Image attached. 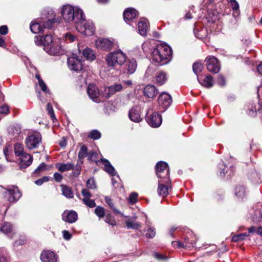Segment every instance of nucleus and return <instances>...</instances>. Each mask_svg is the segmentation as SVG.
<instances>
[{"label": "nucleus", "mask_w": 262, "mask_h": 262, "mask_svg": "<svg viewBox=\"0 0 262 262\" xmlns=\"http://www.w3.org/2000/svg\"><path fill=\"white\" fill-rule=\"evenodd\" d=\"M151 59L155 62L163 65L168 63L171 59L172 50L167 45L163 43L156 46L151 52Z\"/></svg>", "instance_id": "1"}, {"label": "nucleus", "mask_w": 262, "mask_h": 262, "mask_svg": "<svg viewBox=\"0 0 262 262\" xmlns=\"http://www.w3.org/2000/svg\"><path fill=\"white\" fill-rule=\"evenodd\" d=\"M60 13L65 21L76 25L79 20L83 18V12L79 8L74 7L69 5L62 6Z\"/></svg>", "instance_id": "2"}, {"label": "nucleus", "mask_w": 262, "mask_h": 262, "mask_svg": "<svg viewBox=\"0 0 262 262\" xmlns=\"http://www.w3.org/2000/svg\"><path fill=\"white\" fill-rule=\"evenodd\" d=\"M107 67L114 69L116 66H121L126 61V55L121 50L109 53L105 57Z\"/></svg>", "instance_id": "3"}, {"label": "nucleus", "mask_w": 262, "mask_h": 262, "mask_svg": "<svg viewBox=\"0 0 262 262\" xmlns=\"http://www.w3.org/2000/svg\"><path fill=\"white\" fill-rule=\"evenodd\" d=\"M17 157L19 158V167L23 170L30 166L33 161V157L28 154H26L24 150V146L17 143Z\"/></svg>", "instance_id": "4"}, {"label": "nucleus", "mask_w": 262, "mask_h": 262, "mask_svg": "<svg viewBox=\"0 0 262 262\" xmlns=\"http://www.w3.org/2000/svg\"><path fill=\"white\" fill-rule=\"evenodd\" d=\"M75 25L77 30L83 35L92 36L94 34L95 27L93 23L90 20H85L84 15L83 18L79 20V22L76 23Z\"/></svg>", "instance_id": "5"}, {"label": "nucleus", "mask_w": 262, "mask_h": 262, "mask_svg": "<svg viewBox=\"0 0 262 262\" xmlns=\"http://www.w3.org/2000/svg\"><path fill=\"white\" fill-rule=\"evenodd\" d=\"M170 170L167 163L159 161L156 165V173L159 180H164V182H170L169 179Z\"/></svg>", "instance_id": "6"}, {"label": "nucleus", "mask_w": 262, "mask_h": 262, "mask_svg": "<svg viewBox=\"0 0 262 262\" xmlns=\"http://www.w3.org/2000/svg\"><path fill=\"white\" fill-rule=\"evenodd\" d=\"M45 51L50 55L61 56L64 53V50L60 45L59 38L55 39L54 42L50 46L46 47Z\"/></svg>", "instance_id": "7"}, {"label": "nucleus", "mask_w": 262, "mask_h": 262, "mask_svg": "<svg viewBox=\"0 0 262 262\" xmlns=\"http://www.w3.org/2000/svg\"><path fill=\"white\" fill-rule=\"evenodd\" d=\"M41 141V134L39 132H35L26 139L25 143L29 149H33L37 148Z\"/></svg>", "instance_id": "8"}, {"label": "nucleus", "mask_w": 262, "mask_h": 262, "mask_svg": "<svg viewBox=\"0 0 262 262\" xmlns=\"http://www.w3.org/2000/svg\"><path fill=\"white\" fill-rule=\"evenodd\" d=\"M205 62L209 72L213 74L219 72L221 68L220 63L216 57L213 56H208L205 59Z\"/></svg>", "instance_id": "9"}, {"label": "nucleus", "mask_w": 262, "mask_h": 262, "mask_svg": "<svg viewBox=\"0 0 262 262\" xmlns=\"http://www.w3.org/2000/svg\"><path fill=\"white\" fill-rule=\"evenodd\" d=\"M158 102L159 106L163 109L162 112H164L171 105V97L169 94L163 92L159 95Z\"/></svg>", "instance_id": "10"}, {"label": "nucleus", "mask_w": 262, "mask_h": 262, "mask_svg": "<svg viewBox=\"0 0 262 262\" xmlns=\"http://www.w3.org/2000/svg\"><path fill=\"white\" fill-rule=\"evenodd\" d=\"M115 45L114 39L107 38H99L96 42V46L98 49L106 51L112 50Z\"/></svg>", "instance_id": "11"}, {"label": "nucleus", "mask_w": 262, "mask_h": 262, "mask_svg": "<svg viewBox=\"0 0 262 262\" xmlns=\"http://www.w3.org/2000/svg\"><path fill=\"white\" fill-rule=\"evenodd\" d=\"M34 39L36 45L43 46L45 49L46 47L50 46L53 43L56 38H54L51 35L46 34L41 36H36Z\"/></svg>", "instance_id": "12"}, {"label": "nucleus", "mask_w": 262, "mask_h": 262, "mask_svg": "<svg viewBox=\"0 0 262 262\" xmlns=\"http://www.w3.org/2000/svg\"><path fill=\"white\" fill-rule=\"evenodd\" d=\"M15 188L14 186H9L5 188L0 185V192L4 193V197L7 201L12 203L15 200Z\"/></svg>", "instance_id": "13"}, {"label": "nucleus", "mask_w": 262, "mask_h": 262, "mask_svg": "<svg viewBox=\"0 0 262 262\" xmlns=\"http://www.w3.org/2000/svg\"><path fill=\"white\" fill-rule=\"evenodd\" d=\"M67 63L69 68L75 72L80 71L83 67L81 60L77 57H69Z\"/></svg>", "instance_id": "14"}, {"label": "nucleus", "mask_w": 262, "mask_h": 262, "mask_svg": "<svg viewBox=\"0 0 262 262\" xmlns=\"http://www.w3.org/2000/svg\"><path fill=\"white\" fill-rule=\"evenodd\" d=\"M62 219L69 223H74L78 220V215L74 210H65L62 214Z\"/></svg>", "instance_id": "15"}, {"label": "nucleus", "mask_w": 262, "mask_h": 262, "mask_svg": "<svg viewBox=\"0 0 262 262\" xmlns=\"http://www.w3.org/2000/svg\"><path fill=\"white\" fill-rule=\"evenodd\" d=\"M40 259L42 262H57V257L53 252L47 250L41 253Z\"/></svg>", "instance_id": "16"}, {"label": "nucleus", "mask_w": 262, "mask_h": 262, "mask_svg": "<svg viewBox=\"0 0 262 262\" xmlns=\"http://www.w3.org/2000/svg\"><path fill=\"white\" fill-rule=\"evenodd\" d=\"M137 13V10L135 9L132 8L126 9L123 13L125 21L130 26H133L132 24H130V22L136 18Z\"/></svg>", "instance_id": "17"}, {"label": "nucleus", "mask_w": 262, "mask_h": 262, "mask_svg": "<svg viewBox=\"0 0 262 262\" xmlns=\"http://www.w3.org/2000/svg\"><path fill=\"white\" fill-rule=\"evenodd\" d=\"M128 116L130 119L135 122H139L142 120L140 116V108L138 106L133 107L129 111Z\"/></svg>", "instance_id": "18"}, {"label": "nucleus", "mask_w": 262, "mask_h": 262, "mask_svg": "<svg viewBox=\"0 0 262 262\" xmlns=\"http://www.w3.org/2000/svg\"><path fill=\"white\" fill-rule=\"evenodd\" d=\"M162 116L158 113L155 112L151 114L147 122L152 127H159L162 123Z\"/></svg>", "instance_id": "19"}, {"label": "nucleus", "mask_w": 262, "mask_h": 262, "mask_svg": "<svg viewBox=\"0 0 262 262\" xmlns=\"http://www.w3.org/2000/svg\"><path fill=\"white\" fill-rule=\"evenodd\" d=\"M101 162L104 165L105 170L111 176H116L117 178L120 180V178L115 168L112 165L111 163L106 159H101Z\"/></svg>", "instance_id": "20"}, {"label": "nucleus", "mask_w": 262, "mask_h": 262, "mask_svg": "<svg viewBox=\"0 0 262 262\" xmlns=\"http://www.w3.org/2000/svg\"><path fill=\"white\" fill-rule=\"evenodd\" d=\"M170 182H164V180H158V193L159 195L165 196L168 194V184Z\"/></svg>", "instance_id": "21"}, {"label": "nucleus", "mask_w": 262, "mask_h": 262, "mask_svg": "<svg viewBox=\"0 0 262 262\" xmlns=\"http://www.w3.org/2000/svg\"><path fill=\"white\" fill-rule=\"evenodd\" d=\"M138 31L140 35L145 36L148 30V22L146 18H142L138 23Z\"/></svg>", "instance_id": "22"}, {"label": "nucleus", "mask_w": 262, "mask_h": 262, "mask_svg": "<svg viewBox=\"0 0 262 262\" xmlns=\"http://www.w3.org/2000/svg\"><path fill=\"white\" fill-rule=\"evenodd\" d=\"M87 93L90 98L94 101L99 95V91L95 84H90L87 89Z\"/></svg>", "instance_id": "23"}, {"label": "nucleus", "mask_w": 262, "mask_h": 262, "mask_svg": "<svg viewBox=\"0 0 262 262\" xmlns=\"http://www.w3.org/2000/svg\"><path fill=\"white\" fill-rule=\"evenodd\" d=\"M144 95L149 98H154L158 93V90L153 85H147L144 89Z\"/></svg>", "instance_id": "24"}, {"label": "nucleus", "mask_w": 262, "mask_h": 262, "mask_svg": "<svg viewBox=\"0 0 262 262\" xmlns=\"http://www.w3.org/2000/svg\"><path fill=\"white\" fill-rule=\"evenodd\" d=\"M137 67V63L136 59L132 58L128 59L126 63V70L129 74H132L135 73Z\"/></svg>", "instance_id": "25"}, {"label": "nucleus", "mask_w": 262, "mask_h": 262, "mask_svg": "<svg viewBox=\"0 0 262 262\" xmlns=\"http://www.w3.org/2000/svg\"><path fill=\"white\" fill-rule=\"evenodd\" d=\"M197 79L200 83L207 88H210L213 85V78L210 75H207L202 80L200 79L199 76L197 77Z\"/></svg>", "instance_id": "26"}, {"label": "nucleus", "mask_w": 262, "mask_h": 262, "mask_svg": "<svg viewBox=\"0 0 262 262\" xmlns=\"http://www.w3.org/2000/svg\"><path fill=\"white\" fill-rule=\"evenodd\" d=\"M61 21L60 18H53L45 21H41L43 29H50L54 26L55 23L59 24Z\"/></svg>", "instance_id": "27"}, {"label": "nucleus", "mask_w": 262, "mask_h": 262, "mask_svg": "<svg viewBox=\"0 0 262 262\" xmlns=\"http://www.w3.org/2000/svg\"><path fill=\"white\" fill-rule=\"evenodd\" d=\"M156 83L161 85L165 83L167 79V76L166 73L163 71H160L158 72L155 76Z\"/></svg>", "instance_id": "28"}, {"label": "nucleus", "mask_w": 262, "mask_h": 262, "mask_svg": "<svg viewBox=\"0 0 262 262\" xmlns=\"http://www.w3.org/2000/svg\"><path fill=\"white\" fill-rule=\"evenodd\" d=\"M31 31L34 33L43 32L41 21L32 22L30 26Z\"/></svg>", "instance_id": "29"}, {"label": "nucleus", "mask_w": 262, "mask_h": 262, "mask_svg": "<svg viewBox=\"0 0 262 262\" xmlns=\"http://www.w3.org/2000/svg\"><path fill=\"white\" fill-rule=\"evenodd\" d=\"M122 89V85L121 84L117 83L111 85L108 88L107 97L115 94L117 92H120Z\"/></svg>", "instance_id": "30"}, {"label": "nucleus", "mask_w": 262, "mask_h": 262, "mask_svg": "<svg viewBox=\"0 0 262 262\" xmlns=\"http://www.w3.org/2000/svg\"><path fill=\"white\" fill-rule=\"evenodd\" d=\"M56 166L58 170L61 172L70 170L74 168V165L71 163H57Z\"/></svg>", "instance_id": "31"}, {"label": "nucleus", "mask_w": 262, "mask_h": 262, "mask_svg": "<svg viewBox=\"0 0 262 262\" xmlns=\"http://www.w3.org/2000/svg\"><path fill=\"white\" fill-rule=\"evenodd\" d=\"M82 55L86 60L90 61L94 60L95 58V55L94 54L93 51L92 49L86 48L82 52Z\"/></svg>", "instance_id": "32"}, {"label": "nucleus", "mask_w": 262, "mask_h": 262, "mask_svg": "<svg viewBox=\"0 0 262 262\" xmlns=\"http://www.w3.org/2000/svg\"><path fill=\"white\" fill-rule=\"evenodd\" d=\"M62 194L67 198L72 199L74 197V193L71 188L66 185H61Z\"/></svg>", "instance_id": "33"}, {"label": "nucleus", "mask_w": 262, "mask_h": 262, "mask_svg": "<svg viewBox=\"0 0 262 262\" xmlns=\"http://www.w3.org/2000/svg\"><path fill=\"white\" fill-rule=\"evenodd\" d=\"M125 224L128 228H131L135 230L138 229L141 227V224L140 223L134 222L130 219L125 222Z\"/></svg>", "instance_id": "34"}, {"label": "nucleus", "mask_w": 262, "mask_h": 262, "mask_svg": "<svg viewBox=\"0 0 262 262\" xmlns=\"http://www.w3.org/2000/svg\"><path fill=\"white\" fill-rule=\"evenodd\" d=\"M235 194L239 198H243L245 194V189L244 186H237L235 189Z\"/></svg>", "instance_id": "35"}, {"label": "nucleus", "mask_w": 262, "mask_h": 262, "mask_svg": "<svg viewBox=\"0 0 262 262\" xmlns=\"http://www.w3.org/2000/svg\"><path fill=\"white\" fill-rule=\"evenodd\" d=\"M88 152L87 147L84 145H82L78 155L79 160H81L87 157Z\"/></svg>", "instance_id": "36"}, {"label": "nucleus", "mask_w": 262, "mask_h": 262, "mask_svg": "<svg viewBox=\"0 0 262 262\" xmlns=\"http://www.w3.org/2000/svg\"><path fill=\"white\" fill-rule=\"evenodd\" d=\"M248 236L249 235L246 233H240L234 235L232 238V241L234 242H240Z\"/></svg>", "instance_id": "37"}, {"label": "nucleus", "mask_w": 262, "mask_h": 262, "mask_svg": "<svg viewBox=\"0 0 262 262\" xmlns=\"http://www.w3.org/2000/svg\"><path fill=\"white\" fill-rule=\"evenodd\" d=\"M0 230L6 234H11L12 226L9 223H5L0 229Z\"/></svg>", "instance_id": "38"}, {"label": "nucleus", "mask_w": 262, "mask_h": 262, "mask_svg": "<svg viewBox=\"0 0 262 262\" xmlns=\"http://www.w3.org/2000/svg\"><path fill=\"white\" fill-rule=\"evenodd\" d=\"M105 201L106 203L108 205V206L113 210V211L115 213L121 214V215H123V214L121 213V212L118 209L114 207L112 200L109 196L105 197Z\"/></svg>", "instance_id": "39"}, {"label": "nucleus", "mask_w": 262, "mask_h": 262, "mask_svg": "<svg viewBox=\"0 0 262 262\" xmlns=\"http://www.w3.org/2000/svg\"><path fill=\"white\" fill-rule=\"evenodd\" d=\"M97 154L94 151H90L88 152L87 157L89 161L91 162H95L96 164H98L100 160H97Z\"/></svg>", "instance_id": "40"}, {"label": "nucleus", "mask_w": 262, "mask_h": 262, "mask_svg": "<svg viewBox=\"0 0 262 262\" xmlns=\"http://www.w3.org/2000/svg\"><path fill=\"white\" fill-rule=\"evenodd\" d=\"M101 133L97 130H92L89 133L88 135V137L89 138L92 139L93 140H98L101 138Z\"/></svg>", "instance_id": "41"}, {"label": "nucleus", "mask_w": 262, "mask_h": 262, "mask_svg": "<svg viewBox=\"0 0 262 262\" xmlns=\"http://www.w3.org/2000/svg\"><path fill=\"white\" fill-rule=\"evenodd\" d=\"M203 68V65L200 62H196L192 66L193 71L196 75L202 71Z\"/></svg>", "instance_id": "42"}, {"label": "nucleus", "mask_w": 262, "mask_h": 262, "mask_svg": "<svg viewBox=\"0 0 262 262\" xmlns=\"http://www.w3.org/2000/svg\"><path fill=\"white\" fill-rule=\"evenodd\" d=\"M12 147L11 145H8L4 149V154L5 155V158L8 161H12V160L9 157V154L12 152Z\"/></svg>", "instance_id": "43"}, {"label": "nucleus", "mask_w": 262, "mask_h": 262, "mask_svg": "<svg viewBox=\"0 0 262 262\" xmlns=\"http://www.w3.org/2000/svg\"><path fill=\"white\" fill-rule=\"evenodd\" d=\"M250 178L252 182L254 184H259L261 183L260 177L259 174L256 172H252Z\"/></svg>", "instance_id": "44"}, {"label": "nucleus", "mask_w": 262, "mask_h": 262, "mask_svg": "<svg viewBox=\"0 0 262 262\" xmlns=\"http://www.w3.org/2000/svg\"><path fill=\"white\" fill-rule=\"evenodd\" d=\"M95 213L99 218H102L105 215V210L103 207L98 206L95 209Z\"/></svg>", "instance_id": "45"}, {"label": "nucleus", "mask_w": 262, "mask_h": 262, "mask_svg": "<svg viewBox=\"0 0 262 262\" xmlns=\"http://www.w3.org/2000/svg\"><path fill=\"white\" fill-rule=\"evenodd\" d=\"M65 40L68 42H72L77 39L76 36L73 35L70 32L65 33L63 35Z\"/></svg>", "instance_id": "46"}, {"label": "nucleus", "mask_w": 262, "mask_h": 262, "mask_svg": "<svg viewBox=\"0 0 262 262\" xmlns=\"http://www.w3.org/2000/svg\"><path fill=\"white\" fill-rule=\"evenodd\" d=\"M156 235V229L154 227H149L147 229L146 237L147 238H152Z\"/></svg>", "instance_id": "47"}, {"label": "nucleus", "mask_w": 262, "mask_h": 262, "mask_svg": "<svg viewBox=\"0 0 262 262\" xmlns=\"http://www.w3.org/2000/svg\"><path fill=\"white\" fill-rule=\"evenodd\" d=\"M47 166L46 163H41L34 171V174H39L42 171H44L47 169Z\"/></svg>", "instance_id": "48"}, {"label": "nucleus", "mask_w": 262, "mask_h": 262, "mask_svg": "<svg viewBox=\"0 0 262 262\" xmlns=\"http://www.w3.org/2000/svg\"><path fill=\"white\" fill-rule=\"evenodd\" d=\"M47 111L53 121H54V120H56L53 108L50 103H48L47 105Z\"/></svg>", "instance_id": "49"}, {"label": "nucleus", "mask_w": 262, "mask_h": 262, "mask_svg": "<svg viewBox=\"0 0 262 262\" xmlns=\"http://www.w3.org/2000/svg\"><path fill=\"white\" fill-rule=\"evenodd\" d=\"M82 201L83 203L87 206L90 208H93L96 206V203L94 200L89 199H83Z\"/></svg>", "instance_id": "50"}, {"label": "nucleus", "mask_w": 262, "mask_h": 262, "mask_svg": "<svg viewBox=\"0 0 262 262\" xmlns=\"http://www.w3.org/2000/svg\"><path fill=\"white\" fill-rule=\"evenodd\" d=\"M86 187L90 189H94L96 187L95 181L94 178H90L86 183Z\"/></svg>", "instance_id": "51"}, {"label": "nucleus", "mask_w": 262, "mask_h": 262, "mask_svg": "<svg viewBox=\"0 0 262 262\" xmlns=\"http://www.w3.org/2000/svg\"><path fill=\"white\" fill-rule=\"evenodd\" d=\"M153 256L158 260H165L167 259L166 256L156 252L153 253Z\"/></svg>", "instance_id": "52"}, {"label": "nucleus", "mask_w": 262, "mask_h": 262, "mask_svg": "<svg viewBox=\"0 0 262 262\" xmlns=\"http://www.w3.org/2000/svg\"><path fill=\"white\" fill-rule=\"evenodd\" d=\"M138 194L136 192H132L129 195L128 201L130 204H134L137 201Z\"/></svg>", "instance_id": "53"}, {"label": "nucleus", "mask_w": 262, "mask_h": 262, "mask_svg": "<svg viewBox=\"0 0 262 262\" xmlns=\"http://www.w3.org/2000/svg\"><path fill=\"white\" fill-rule=\"evenodd\" d=\"M49 178L47 176H44L41 178L38 179L35 181V184L38 186H41L43 183L48 182Z\"/></svg>", "instance_id": "54"}, {"label": "nucleus", "mask_w": 262, "mask_h": 262, "mask_svg": "<svg viewBox=\"0 0 262 262\" xmlns=\"http://www.w3.org/2000/svg\"><path fill=\"white\" fill-rule=\"evenodd\" d=\"M39 86L41 90L45 93L48 94L49 93V90L47 88V85L43 81V80H40L39 82L38 83Z\"/></svg>", "instance_id": "55"}, {"label": "nucleus", "mask_w": 262, "mask_h": 262, "mask_svg": "<svg viewBox=\"0 0 262 262\" xmlns=\"http://www.w3.org/2000/svg\"><path fill=\"white\" fill-rule=\"evenodd\" d=\"M219 168L220 169V176L222 177H224L225 174L228 172L227 170L225 171L227 167L224 164V163L223 162L222 164H219Z\"/></svg>", "instance_id": "56"}, {"label": "nucleus", "mask_w": 262, "mask_h": 262, "mask_svg": "<svg viewBox=\"0 0 262 262\" xmlns=\"http://www.w3.org/2000/svg\"><path fill=\"white\" fill-rule=\"evenodd\" d=\"M230 3L232 9V10H238L239 4L236 0H230ZM237 12V11H236Z\"/></svg>", "instance_id": "57"}, {"label": "nucleus", "mask_w": 262, "mask_h": 262, "mask_svg": "<svg viewBox=\"0 0 262 262\" xmlns=\"http://www.w3.org/2000/svg\"><path fill=\"white\" fill-rule=\"evenodd\" d=\"M105 222L112 226H115L116 224L114 218L111 216H107L105 218Z\"/></svg>", "instance_id": "58"}, {"label": "nucleus", "mask_w": 262, "mask_h": 262, "mask_svg": "<svg viewBox=\"0 0 262 262\" xmlns=\"http://www.w3.org/2000/svg\"><path fill=\"white\" fill-rule=\"evenodd\" d=\"M63 238L66 241H69L72 238V234L67 230L62 231Z\"/></svg>", "instance_id": "59"}, {"label": "nucleus", "mask_w": 262, "mask_h": 262, "mask_svg": "<svg viewBox=\"0 0 262 262\" xmlns=\"http://www.w3.org/2000/svg\"><path fill=\"white\" fill-rule=\"evenodd\" d=\"M81 193L84 196L83 199H89L92 196V194L86 189H83L81 191Z\"/></svg>", "instance_id": "60"}, {"label": "nucleus", "mask_w": 262, "mask_h": 262, "mask_svg": "<svg viewBox=\"0 0 262 262\" xmlns=\"http://www.w3.org/2000/svg\"><path fill=\"white\" fill-rule=\"evenodd\" d=\"M217 82L220 86H224L225 84V79L223 76L221 75H219Z\"/></svg>", "instance_id": "61"}, {"label": "nucleus", "mask_w": 262, "mask_h": 262, "mask_svg": "<svg viewBox=\"0 0 262 262\" xmlns=\"http://www.w3.org/2000/svg\"><path fill=\"white\" fill-rule=\"evenodd\" d=\"M73 169L74 170L73 172V175L75 177H77L80 173L81 166L79 165H76L75 167L74 166Z\"/></svg>", "instance_id": "62"}, {"label": "nucleus", "mask_w": 262, "mask_h": 262, "mask_svg": "<svg viewBox=\"0 0 262 262\" xmlns=\"http://www.w3.org/2000/svg\"><path fill=\"white\" fill-rule=\"evenodd\" d=\"M248 115L254 117L256 115V108L255 107L252 106L251 108L248 109V112H247Z\"/></svg>", "instance_id": "63"}, {"label": "nucleus", "mask_w": 262, "mask_h": 262, "mask_svg": "<svg viewBox=\"0 0 262 262\" xmlns=\"http://www.w3.org/2000/svg\"><path fill=\"white\" fill-rule=\"evenodd\" d=\"M63 177L58 172H55L54 174V179L57 182H60L62 180Z\"/></svg>", "instance_id": "64"}]
</instances>
